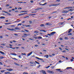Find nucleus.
<instances>
[{"mask_svg": "<svg viewBox=\"0 0 74 74\" xmlns=\"http://www.w3.org/2000/svg\"><path fill=\"white\" fill-rule=\"evenodd\" d=\"M0 19H5V17L3 16H1Z\"/></svg>", "mask_w": 74, "mask_h": 74, "instance_id": "nucleus-18", "label": "nucleus"}, {"mask_svg": "<svg viewBox=\"0 0 74 74\" xmlns=\"http://www.w3.org/2000/svg\"><path fill=\"white\" fill-rule=\"evenodd\" d=\"M47 35H48L49 36H52L51 33L50 34H48Z\"/></svg>", "mask_w": 74, "mask_h": 74, "instance_id": "nucleus-37", "label": "nucleus"}, {"mask_svg": "<svg viewBox=\"0 0 74 74\" xmlns=\"http://www.w3.org/2000/svg\"><path fill=\"white\" fill-rule=\"evenodd\" d=\"M7 13V14H8V15H11L10 14V13H8H8Z\"/></svg>", "mask_w": 74, "mask_h": 74, "instance_id": "nucleus-54", "label": "nucleus"}, {"mask_svg": "<svg viewBox=\"0 0 74 74\" xmlns=\"http://www.w3.org/2000/svg\"><path fill=\"white\" fill-rule=\"evenodd\" d=\"M3 38V36H0V38Z\"/></svg>", "mask_w": 74, "mask_h": 74, "instance_id": "nucleus-63", "label": "nucleus"}, {"mask_svg": "<svg viewBox=\"0 0 74 74\" xmlns=\"http://www.w3.org/2000/svg\"><path fill=\"white\" fill-rule=\"evenodd\" d=\"M38 38L40 39H41L42 38V37H41V36H39L38 37Z\"/></svg>", "mask_w": 74, "mask_h": 74, "instance_id": "nucleus-32", "label": "nucleus"}, {"mask_svg": "<svg viewBox=\"0 0 74 74\" xmlns=\"http://www.w3.org/2000/svg\"><path fill=\"white\" fill-rule=\"evenodd\" d=\"M71 31H72V29H69V30L68 33H70V32H71Z\"/></svg>", "mask_w": 74, "mask_h": 74, "instance_id": "nucleus-15", "label": "nucleus"}, {"mask_svg": "<svg viewBox=\"0 0 74 74\" xmlns=\"http://www.w3.org/2000/svg\"><path fill=\"white\" fill-rule=\"evenodd\" d=\"M64 39L65 40H66V39L67 40V39H68V37H65L64 38Z\"/></svg>", "mask_w": 74, "mask_h": 74, "instance_id": "nucleus-36", "label": "nucleus"}, {"mask_svg": "<svg viewBox=\"0 0 74 74\" xmlns=\"http://www.w3.org/2000/svg\"><path fill=\"white\" fill-rule=\"evenodd\" d=\"M35 58H36V59H38L39 60H43V59H41V58H40L38 57H36Z\"/></svg>", "mask_w": 74, "mask_h": 74, "instance_id": "nucleus-16", "label": "nucleus"}, {"mask_svg": "<svg viewBox=\"0 0 74 74\" xmlns=\"http://www.w3.org/2000/svg\"><path fill=\"white\" fill-rule=\"evenodd\" d=\"M23 35L24 36H23L22 37H27V36H29V35H30V34H28L27 35V34H23Z\"/></svg>", "mask_w": 74, "mask_h": 74, "instance_id": "nucleus-3", "label": "nucleus"}, {"mask_svg": "<svg viewBox=\"0 0 74 74\" xmlns=\"http://www.w3.org/2000/svg\"><path fill=\"white\" fill-rule=\"evenodd\" d=\"M7 29L8 30H10V31H15V29H10V28H7Z\"/></svg>", "mask_w": 74, "mask_h": 74, "instance_id": "nucleus-4", "label": "nucleus"}, {"mask_svg": "<svg viewBox=\"0 0 74 74\" xmlns=\"http://www.w3.org/2000/svg\"><path fill=\"white\" fill-rule=\"evenodd\" d=\"M45 25H49V23H47Z\"/></svg>", "mask_w": 74, "mask_h": 74, "instance_id": "nucleus-51", "label": "nucleus"}, {"mask_svg": "<svg viewBox=\"0 0 74 74\" xmlns=\"http://www.w3.org/2000/svg\"><path fill=\"white\" fill-rule=\"evenodd\" d=\"M56 12H57V11H55L52 12L51 14H54L55 13H56Z\"/></svg>", "mask_w": 74, "mask_h": 74, "instance_id": "nucleus-22", "label": "nucleus"}, {"mask_svg": "<svg viewBox=\"0 0 74 74\" xmlns=\"http://www.w3.org/2000/svg\"><path fill=\"white\" fill-rule=\"evenodd\" d=\"M42 73H43V74H47V73H46V72L44 70H42Z\"/></svg>", "mask_w": 74, "mask_h": 74, "instance_id": "nucleus-6", "label": "nucleus"}, {"mask_svg": "<svg viewBox=\"0 0 74 74\" xmlns=\"http://www.w3.org/2000/svg\"><path fill=\"white\" fill-rule=\"evenodd\" d=\"M29 18V16H27L26 17H24V18Z\"/></svg>", "mask_w": 74, "mask_h": 74, "instance_id": "nucleus-55", "label": "nucleus"}, {"mask_svg": "<svg viewBox=\"0 0 74 74\" xmlns=\"http://www.w3.org/2000/svg\"><path fill=\"white\" fill-rule=\"evenodd\" d=\"M0 53L1 54H2V55H4V53L3 52L1 51H0Z\"/></svg>", "mask_w": 74, "mask_h": 74, "instance_id": "nucleus-20", "label": "nucleus"}, {"mask_svg": "<svg viewBox=\"0 0 74 74\" xmlns=\"http://www.w3.org/2000/svg\"><path fill=\"white\" fill-rule=\"evenodd\" d=\"M11 55H14V56H16L17 55L15 53H11Z\"/></svg>", "mask_w": 74, "mask_h": 74, "instance_id": "nucleus-12", "label": "nucleus"}, {"mask_svg": "<svg viewBox=\"0 0 74 74\" xmlns=\"http://www.w3.org/2000/svg\"><path fill=\"white\" fill-rule=\"evenodd\" d=\"M4 70H3L2 71H1V73H4Z\"/></svg>", "mask_w": 74, "mask_h": 74, "instance_id": "nucleus-41", "label": "nucleus"}, {"mask_svg": "<svg viewBox=\"0 0 74 74\" xmlns=\"http://www.w3.org/2000/svg\"><path fill=\"white\" fill-rule=\"evenodd\" d=\"M42 31L44 32H47V31L45 30H42Z\"/></svg>", "mask_w": 74, "mask_h": 74, "instance_id": "nucleus-60", "label": "nucleus"}, {"mask_svg": "<svg viewBox=\"0 0 74 74\" xmlns=\"http://www.w3.org/2000/svg\"><path fill=\"white\" fill-rule=\"evenodd\" d=\"M72 35V33H69V36H71Z\"/></svg>", "mask_w": 74, "mask_h": 74, "instance_id": "nucleus-35", "label": "nucleus"}, {"mask_svg": "<svg viewBox=\"0 0 74 74\" xmlns=\"http://www.w3.org/2000/svg\"><path fill=\"white\" fill-rule=\"evenodd\" d=\"M27 12V11L26 10H24L21 12Z\"/></svg>", "mask_w": 74, "mask_h": 74, "instance_id": "nucleus-28", "label": "nucleus"}, {"mask_svg": "<svg viewBox=\"0 0 74 74\" xmlns=\"http://www.w3.org/2000/svg\"><path fill=\"white\" fill-rule=\"evenodd\" d=\"M25 31L26 32H29V30H25Z\"/></svg>", "mask_w": 74, "mask_h": 74, "instance_id": "nucleus-53", "label": "nucleus"}, {"mask_svg": "<svg viewBox=\"0 0 74 74\" xmlns=\"http://www.w3.org/2000/svg\"><path fill=\"white\" fill-rule=\"evenodd\" d=\"M40 27H43L45 26V25H44V24H41L40 25Z\"/></svg>", "mask_w": 74, "mask_h": 74, "instance_id": "nucleus-13", "label": "nucleus"}, {"mask_svg": "<svg viewBox=\"0 0 74 74\" xmlns=\"http://www.w3.org/2000/svg\"><path fill=\"white\" fill-rule=\"evenodd\" d=\"M66 52V51L63 50L62 51V52H64V53H65Z\"/></svg>", "mask_w": 74, "mask_h": 74, "instance_id": "nucleus-40", "label": "nucleus"}, {"mask_svg": "<svg viewBox=\"0 0 74 74\" xmlns=\"http://www.w3.org/2000/svg\"><path fill=\"white\" fill-rule=\"evenodd\" d=\"M19 25H22V23H19L17 25L18 26H19Z\"/></svg>", "mask_w": 74, "mask_h": 74, "instance_id": "nucleus-42", "label": "nucleus"}, {"mask_svg": "<svg viewBox=\"0 0 74 74\" xmlns=\"http://www.w3.org/2000/svg\"><path fill=\"white\" fill-rule=\"evenodd\" d=\"M51 55H52L53 56H55V53H53L51 54Z\"/></svg>", "mask_w": 74, "mask_h": 74, "instance_id": "nucleus-56", "label": "nucleus"}, {"mask_svg": "<svg viewBox=\"0 0 74 74\" xmlns=\"http://www.w3.org/2000/svg\"><path fill=\"white\" fill-rule=\"evenodd\" d=\"M64 13H66V12H68L69 11H67V10L64 11H63Z\"/></svg>", "mask_w": 74, "mask_h": 74, "instance_id": "nucleus-26", "label": "nucleus"}, {"mask_svg": "<svg viewBox=\"0 0 74 74\" xmlns=\"http://www.w3.org/2000/svg\"><path fill=\"white\" fill-rule=\"evenodd\" d=\"M55 33H56V32H53L51 33V36H53L54 34H55Z\"/></svg>", "mask_w": 74, "mask_h": 74, "instance_id": "nucleus-10", "label": "nucleus"}, {"mask_svg": "<svg viewBox=\"0 0 74 74\" xmlns=\"http://www.w3.org/2000/svg\"><path fill=\"white\" fill-rule=\"evenodd\" d=\"M60 40H63V39L62 38H60Z\"/></svg>", "mask_w": 74, "mask_h": 74, "instance_id": "nucleus-58", "label": "nucleus"}, {"mask_svg": "<svg viewBox=\"0 0 74 74\" xmlns=\"http://www.w3.org/2000/svg\"><path fill=\"white\" fill-rule=\"evenodd\" d=\"M25 26L26 27H30V26H31V25H25Z\"/></svg>", "mask_w": 74, "mask_h": 74, "instance_id": "nucleus-24", "label": "nucleus"}, {"mask_svg": "<svg viewBox=\"0 0 74 74\" xmlns=\"http://www.w3.org/2000/svg\"><path fill=\"white\" fill-rule=\"evenodd\" d=\"M71 39H74V38L73 37L71 38Z\"/></svg>", "mask_w": 74, "mask_h": 74, "instance_id": "nucleus-64", "label": "nucleus"}, {"mask_svg": "<svg viewBox=\"0 0 74 74\" xmlns=\"http://www.w3.org/2000/svg\"><path fill=\"white\" fill-rule=\"evenodd\" d=\"M60 69H56V70H58V71H60V72H62V71H60Z\"/></svg>", "mask_w": 74, "mask_h": 74, "instance_id": "nucleus-21", "label": "nucleus"}, {"mask_svg": "<svg viewBox=\"0 0 74 74\" xmlns=\"http://www.w3.org/2000/svg\"><path fill=\"white\" fill-rule=\"evenodd\" d=\"M32 53H33V52L32 51L31 52H30L29 53H28L27 54V56H30V55H32Z\"/></svg>", "mask_w": 74, "mask_h": 74, "instance_id": "nucleus-8", "label": "nucleus"}, {"mask_svg": "<svg viewBox=\"0 0 74 74\" xmlns=\"http://www.w3.org/2000/svg\"><path fill=\"white\" fill-rule=\"evenodd\" d=\"M33 65H30L31 66H36V64L35 62H34Z\"/></svg>", "mask_w": 74, "mask_h": 74, "instance_id": "nucleus-5", "label": "nucleus"}, {"mask_svg": "<svg viewBox=\"0 0 74 74\" xmlns=\"http://www.w3.org/2000/svg\"><path fill=\"white\" fill-rule=\"evenodd\" d=\"M55 67H54V66H52L51 67V68L52 69H53V68H54Z\"/></svg>", "mask_w": 74, "mask_h": 74, "instance_id": "nucleus-44", "label": "nucleus"}, {"mask_svg": "<svg viewBox=\"0 0 74 74\" xmlns=\"http://www.w3.org/2000/svg\"><path fill=\"white\" fill-rule=\"evenodd\" d=\"M12 59H13V60H18V59H17L15 58H12Z\"/></svg>", "mask_w": 74, "mask_h": 74, "instance_id": "nucleus-23", "label": "nucleus"}, {"mask_svg": "<svg viewBox=\"0 0 74 74\" xmlns=\"http://www.w3.org/2000/svg\"><path fill=\"white\" fill-rule=\"evenodd\" d=\"M47 72H48L49 73H50L51 74H53L54 73L53 71L49 70H48Z\"/></svg>", "mask_w": 74, "mask_h": 74, "instance_id": "nucleus-2", "label": "nucleus"}, {"mask_svg": "<svg viewBox=\"0 0 74 74\" xmlns=\"http://www.w3.org/2000/svg\"><path fill=\"white\" fill-rule=\"evenodd\" d=\"M15 25H12V27H15Z\"/></svg>", "mask_w": 74, "mask_h": 74, "instance_id": "nucleus-57", "label": "nucleus"}, {"mask_svg": "<svg viewBox=\"0 0 74 74\" xmlns=\"http://www.w3.org/2000/svg\"><path fill=\"white\" fill-rule=\"evenodd\" d=\"M38 46V45H34L35 47H37Z\"/></svg>", "mask_w": 74, "mask_h": 74, "instance_id": "nucleus-38", "label": "nucleus"}, {"mask_svg": "<svg viewBox=\"0 0 74 74\" xmlns=\"http://www.w3.org/2000/svg\"><path fill=\"white\" fill-rule=\"evenodd\" d=\"M59 49H60V50H61V51H63V49H61V48H59Z\"/></svg>", "mask_w": 74, "mask_h": 74, "instance_id": "nucleus-50", "label": "nucleus"}, {"mask_svg": "<svg viewBox=\"0 0 74 74\" xmlns=\"http://www.w3.org/2000/svg\"><path fill=\"white\" fill-rule=\"evenodd\" d=\"M40 66H41V65H38V66H37V68H39Z\"/></svg>", "mask_w": 74, "mask_h": 74, "instance_id": "nucleus-43", "label": "nucleus"}, {"mask_svg": "<svg viewBox=\"0 0 74 74\" xmlns=\"http://www.w3.org/2000/svg\"><path fill=\"white\" fill-rule=\"evenodd\" d=\"M73 9H69V10H68V11H73Z\"/></svg>", "mask_w": 74, "mask_h": 74, "instance_id": "nucleus-46", "label": "nucleus"}, {"mask_svg": "<svg viewBox=\"0 0 74 74\" xmlns=\"http://www.w3.org/2000/svg\"><path fill=\"white\" fill-rule=\"evenodd\" d=\"M47 4V3H44L43 4L41 5H45Z\"/></svg>", "mask_w": 74, "mask_h": 74, "instance_id": "nucleus-34", "label": "nucleus"}, {"mask_svg": "<svg viewBox=\"0 0 74 74\" xmlns=\"http://www.w3.org/2000/svg\"><path fill=\"white\" fill-rule=\"evenodd\" d=\"M40 9H41V8H38L37 9H35V11H36L37 10H40Z\"/></svg>", "mask_w": 74, "mask_h": 74, "instance_id": "nucleus-27", "label": "nucleus"}, {"mask_svg": "<svg viewBox=\"0 0 74 74\" xmlns=\"http://www.w3.org/2000/svg\"><path fill=\"white\" fill-rule=\"evenodd\" d=\"M3 12H5V13H8V12H6L5 11H3Z\"/></svg>", "mask_w": 74, "mask_h": 74, "instance_id": "nucleus-62", "label": "nucleus"}, {"mask_svg": "<svg viewBox=\"0 0 74 74\" xmlns=\"http://www.w3.org/2000/svg\"><path fill=\"white\" fill-rule=\"evenodd\" d=\"M43 51H44V52H46L47 51V50L45 49H43L42 50Z\"/></svg>", "mask_w": 74, "mask_h": 74, "instance_id": "nucleus-45", "label": "nucleus"}, {"mask_svg": "<svg viewBox=\"0 0 74 74\" xmlns=\"http://www.w3.org/2000/svg\"><path fill=\"white\" fill-rule=\"evenodd\" d=\"M31 15H36V14H31Z\"/></svg>", "mask_w": 74, "mask_h": 74, "instance_id": "nucleus-48", "label": "nucleus"}, {"mask_svg": "<svg viewBox=\"0 0 74 74\" xmlns=\"http://www.w3.org/2000/svg\"><path fill=\"white\" fill-rule=\"evenodd\" d=\"M44 57H45V58L46 57L47 58H49V56H48V55H46L44 56Z\"/></svg>", "mask_w": 74, "mask_h": 74, "instance_id": "nucleus-14", "label": "nucleus"}, {"mask_svg": "<svg viewBox=\"0 0 74 74\" xmlns=\"http://www.w3.org/2000/svg\"><path fill=\"white\" fill-rule=\"evenodd\" d=\"M34 33H38V32L37 31H35L34 32Z\"/></svg>", "mask_w": 74, "mask_h": 74, "instance_id": "nucleus-33", "label": "nucleus"}, {"mask_svg": "<svg viewBox=\"0 0 74 74\" xmlns=\"http://www.w3.org/2000/svg\"><path fill=\"white\" fill-rule=\"evenodd\" d=\"M72 8H73V7H71L70 6L69 7H67L66 8H65V9H72Z\"/></svg>", "mask_w": 74, "mask_h": 74, "instance_id": "nucleus-9", "label": "nucleus"}, {"mask_svg": "<svg viewBox=\"0 0 74 74\" xmlns=\"http://www.w3.org/2000/svg\"><path fill=\"white\" fill-rule=\"evenodd\" d=\"M7 70H8V71H13V70L12 69H7Z\"/></svg>", "mask_w": 74, "mask_h": 74, "instance_id": "nucleus-11", "label": "nucleus"}, {"mask_svg": "<svg viewBox=\"0 0 74 74\" xmlns=\"http://www.w3.org/2000/svg\"><path fill=\"white\" fill-rule=\"evenodd\" d=\"M30 63L31 64H33V62H30Z\"/></svg>", "mask_w": 74, "mask_h": 74, "instance_id": "nucleus-49", "label": "nucleus"}, {"mask_svg": "<svg viewBox=\"0 0 74 74\" xmlns=\"http://www.w3.org/2000/svg\"><path fill=\"white\" fill-rule=\"evenodd\" d=\"M15 48L16 49H18V48H19V47H15Z\"/></svg>", "mask_w": 74, "mask_h": 74, "instance_id": "nucleus-31", "label": "nucleus"}, {"mask_svg": "<svg viewBox=\"0 0 74 74\" xmlns=\"http://www.w3.org/2000/svg\"><path fill=\"white\" fill-rule=\"evenodd\" d=\"M35 62L37 63V64H40V63L38 62H37L36 61H35Z\"/></svg>", "mask_w": 74, "mask_h": 74, "instance_id": "nucleus-30", "label": "nucleus"}, {"mask_svg": "<svg viewBox=\"0 0 74 74\" xmlns=\"http://www.w3.org/2000/svg\"><path fill=\"white\" fill-rule=\"evenodd\" d=\"M21 55H26V53H21Z\"/></svg>", "mask_w": 74, "mask_h": 74, "instance_id": "nucleus-29", "label": "nucleus"}, {"mask_svg": "<svg viewBox=\"0 0 74 74\" xmlns=\"http://www.w3.org/2000/svg\"><path fill=\"white\" fill-rule=\"evenodd\" d=\"M15 65H17V66H19V64H17V63H16L15 64Z\"/></svg>", "mask_w": 74, "mask_h": 74, "instance_id": "nucleus-52", "label": "nucleus"}, {"mask_svg": "<svg viewBox=\"0 0 74 74\" xmlns=\"http://www.w3.org/2000/svg\"><path fill=\"white\" fill-rule=\"evenodd\" d=\"M23 74H28V73H27L26 72H25L23 73Z\"/></svg>", "mask_w": 74, "mask_h": 74, "instance_id": "nucleus-39", "label": "nucleus"}, {"mask_svg": "<svg viewBox=\"0 0 74 74\" xmlns=\"http://www.w3.org/2000/svg\"><path fill=\"white\" fill-rule=\"evenodd\" d=\"M71 62H73V61H74V60L73 59H71Z\"/></svg>", "mask_w": 74, "mask_h": 74, "instance_id": "nucleus-61", "label": "nucleus"}, {"mask_svg": "<svg viewBox=\"0 0 74 74\" xmlns=\"http://www.w3.org/2000/svg\"><path fill=\"white\" fill-rule=\"evenodd\" d=\"M15 29L16 30H19V29H20V28H18V27H15Z\"/></svg>", "mask_w": 74, "mask_h": 74, "instance_id": "nucleus-19", "label": "nucleus"}, {"mask_svg": "<svg viewBox=\"0 0 74 74\" xmlns=\"http://www.w3.org/2000/svg\"><path fill=\"white\" fill-rule=\"evenodd\" d=\"M4 58V57H2V56H1V57H0V59H3Z\"/></svg>", "mask_w": 74, "mask_h": 74, "instance_id": "nucleus-47", "label": "nucleus"}, {"mask_svg": "<svg viewBox=\"0 0 74 74\" xmlns=\"http://www.w3.org/2000/svg\"><path fill=\"white\" fill-rule=\"evenodd\" d=\"M28 14L27 13H24L22 14H19L18 15L19 16H21V15H25V14Z\"/></svg>", "mask_w": 74, "mask_h": 74, "instance_id": "nucleus-7", "label": "nucleus"}, {"mask_svg": "<svg viewBox=\"0 0 74 74\" xmlns=\"http://www.w3.org/2000/svg\"><path fill=\"white\" fill-rule=\"evenodd\" d=\"M73 68L71 67H67L66 68V69H72Z\"/></svg>", "mask_w": 74, "mask_h": 74, "instance_id": "nucleus-17", "label": "nucleus"}, {"mask_svg": "<svg viewBox=\"0 0 74 74\" xmlns=\"http://www.w3.org/2000/svg\"><path fill=\"white\" fill-rule=\"evenodd\" d=\"M60 4V3H57L56 4H52L51 5H49V7H53V6H57V5H59Z\"/></svg>", "mask_w": 74, "mask_h": 74, "instance_id": "nucleus-1", "label": "nucleus"}, {"mask_svg": "<svg viewBox=\"0 0 74 74\" xmlns=\"http://www.w3.org/2000/svg\"><path fill=\"white\" fill-rule=\"evenodd\" d=\"M37 12H32V13H36Z\"/></svg>", "mask_w": 74, "mask_h": 74, "instance_id": "nucleus-59", "label": "nucleus"}, {"mask_svg": "<svg viewBox=\"0 0 74 74\" xmlns=\"http://www.w3.org/2000/svg\"><path fill=\"white\" fill-rule=\"evenodd\" d=\"M10 72L9 71H8L7 72H5V74H8V73H10Z\"/></svg>", "mask_w": 74, "mask_h": 74, "instance_id": "nucleus-25", "label": "nucleus"}]
</instances>
